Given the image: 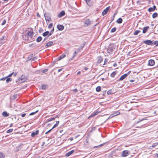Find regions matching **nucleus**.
<instances>
[{
	"instance_id": "nucleus-1",
	"label": "nucleus",
	"mask_w": 158,
	"mask_h": 158,
	"mask_svg": "<svg viewBox=\"0 0 158 158\" xmlns=\"http://www.w3.org/2000/svg\"><path fill=\"white\" fill-rule=\"evenodd\" d=\"M33 31H29L27 34L28 39L27 40L29 42H32L34 40V39L33 37Z\"/></svg>"
},
{
	"instance_id": "nucleus-2",
	"label": "nucleus",
	"mask_w": 158,
	"mask_h": 158,
	"mask_svg": "<svg viewBox=\"0 0 158 158\" xmlns=\"http://www.w3.org/2000/svg\"><path fill=\"white\" fill-rule=\"evenodd\" d=\"M115 46L114 44H110L107 49V52L108 53L111 54L114 49L115 48Z\"/></svg>"
},
{
	"instance_id": "nucleus-3",
	"label": "nucleus",
	"mask_w": 158,
	"mask_h": 158,
	"mask_svg": "<svg viewBox=\"0 0 158 158\" xmlns=\"http://www.w3.org/2000/svg\"><path fill=\"white\" fill-rule=\"evenodd\" d=\"M143 43L149 45H153V42L150 40H146L143 41Z\"/></svg>"
},
{
	"instance_id": "nucleus-4",
	"label": "nucleus",
	"mask_w": 158,
	"mask_h": 158,
	"mask_svg": "<svg viewBox=\"0 0 158 158\" xmlns=\"http://www.w3.org/2000/svg\"><path fill=\"white\" fill-rule=\"evenodd\" d=\"M130 154L129 151L128 150H125L123 151L122 153V156L125 157L127 156Z\"/></svg>"
},
{
	"instance_id": "nucleus-5",
	"label": "nucleus",
	"mask_w": 158,
	"mask_h": 158,
	"mask_svg": "<svg viewBox=\"0 0 158 158\" xmlns=\"http://www.w3.org/2000/svg\"><path fill=\"white\" fill-rule=\"evenodd\" d=\"M44 16L46 21H49L51 20V17L48 14H44Z\"/></svg>"
},
{
	"instance_id": "nucleus-6",
	"label": "nucleus",
	"mask_w": 158,
	"mask_h": 158,
	"mask_svg": "<svg viewBox=\"0 0 158 158\" xmlns=\"http://www.w3.org/2000/svg\"><path fill=\"white\" fill-rule=\"evenodd\" d=\"M110 8V6H108L106 7L105 9H104L102 11V15L103 16H104L106 14L107 12L109 10Z\"/></svg>"
},
{
	"instance_id": "nucleus-7",
	"label": "nucleus",
	"mask_w": 158,
	"mask_h": 158,
	"mask_svg": "<svg viewBox=\"0 0 158 158\" xmlns=\"http://www.w3.org/2000/svg\"><path fill=\"white\" fill-rule=\"evenodd\" d=\"M129 74V73H125L122 76L118 81H122L123 79H124Z\"/></svg>"
},
{
	"instance_id": "nucleus-8",
	"label": "nucleus",
	"mask_w": 158,
	"mask_h": 158,
	"mask_svg": "<svg viewBox=\"0 0 158 158\" xmlns=\"http://www.w3.org/2000/svg\"><path fill=\"white\" fill-rule=\"evenodd\" d=\"M6 38L5 36H2L0 39V44H3L6 41Z\"/></svg>"
},
{
	"instance_id": "nucleus-9",
	"label": "nucleus",
	"mask_w": 158,
	"mask_h": 158,
	"mask_svg": "<svg viewBox=\"0 0 158 158\" xmlns=\"http://www.w3.org/2000/svg\"><path fill=\"white\" fill-rule=\"evenodd\" d=\"M57 29L60 31H62L64 29V26L61 25H57Z\"/></svg>"
},
{
	"instance_id": "nucleus-10",
	"label": "nucleus",
	"mask_w": 158,
	"mask_h": 158,
	"mask_svg": "<svg viewBox=\"0 0 158 158\" xmlns=\"http://www.w3.org/2000/svg\"><path fill=\"white\" fill-rule=\"evenodd\" d=\"M156 8V6H153L152 7H150L148 9V11L149 12L154 11Z\"/></svg>"
},
{
	"instance_id": "nucleus-11",
	"label": "nucleus",
	"mask_w": 158,
	"mask_h": 158,
	"mask_svg": "<svg viewBox=\"0 0 158 158\" xmlns=\"http://www.w3.org/2000/svg\"><path fill=\"white\" fill-rule=\"evenodd\" d=\"M65 14V12L64 11H61L58 15V16L59 18H61L64 16Z\"/></svg>"
},
{
	"instance_id": "nucleus-12",
	"label": "nucleus",
	"mask_w": 158,
	"mask_h": 158,
	"mask_svg": "<svg viewBox=\"0 0 158 158\" xmlns=\"http://www.w3.org/2000/svg\"><path fill=\"white\" fill-rule=\"evenodd\" d=\"M148 64L149 65L152 66L155 64V61L153 60H150L148 61Z\"/></svg>"
},
{
	"instance_id": "nucleus-13",
	"label": "nucleus",
	"mask_w": 158,
	"mask_h": 158,
	"mask_svg": "<svg viewBox=\"0 0 158 158\" xmlns=\"http://www.w3.org/2000/svg\"><path fill=\"white\" fill-rule=\"evenodd\" d=\"M91 24L90 21L89 19H86L85 22V26H88Z\"/></svg>"
},
{
	"instance_id": "nucleus-14",
	"label": "nucleus",
	"mask_w": 158,
	"mask_h": 158,
	"mask_svg": "<svg viewBox=\"0 0 158 158\" xmlns=\"http://www.w3.org/2000/svg\"><path fill=\"white\" fill-rule=\"evenodd\" d=\"M39 133V131L37 130L35 132H33L31 134V136L32 137H34L35 135H38Z\"/></svg>"
},
{
	"instance_id": "nucleus-15",
	"label": "nucleus",
	"mask_w": 158,
	"mask_h": 158,
	"mask_svg": "<svg viewBox=\"0 0 158 158\" xmlns=\"http://www.w3.org/2000/svg\"><path fill=\"white\" fill-rule=\"evenodd\" d=\"M74 152V150H72L68 152L67 153L65 154V156H66L68 157L70 156L72 154H73Z\"/></svg>"
},
{
	"instance_id": "nucleus-16",
	"label": "nucleus",
	"mask_w": 158,
	"mask_h": 158,
	"mask_svg": "<svg viewBox=\"0 0 158 158\" xmlns=\"http://www.w3.org/2000/svg\"><path fill=\"white\" fill-rule=\"evenodd\" d=\"M149 28V27L148 26H147L143 27V33H146Z\"/></svg>"
},
{
	"instance_id": "nucleus-17",
	"label": "nucleus",
	"mask_w": 158,
	"mask_h": 158,
	"mask_svg": "<svg viewBox=\"0 0 158 158\" xmlns=\"http://www.w3.org/2000/svg\"><path fill=\"white\" fill-rule=\"evenodd\" d=\"M54 44H53V42L51 41L48 42L47 44H46V46H47V47H49L51 45H54Z\"/></svg>"
},
{
	"instance_id": "nucleus-18",
	"label": "nucleus",
	"mask_w": 158,
	"mask_h": 158,
	"mask_svg": "<svg viewBox=\"0 0 158 158\" xmlns=\"http://www.w3.org/2000/svg\"><path fill=\"white\" fill-rule=\"evenodd\" d=\"M23 144H20L17 147V148L18 149V150L19 151L21 150L23 148Z\"/></svg>"
},
{
	"instance_id": "nucleus-19",
	"label": "nucleus",
	"mask_w": 158,
	"mask_h": 158,
	"mask_svg": "<svg viewBox=\"0 0 158 158\" xmlns=\"http://www.w3.org/2000/svg\"><path fill=\"white\" fill-rule=\"evenodd\" d=\"M117 72V71H115L113 72L110 74V76L112 77H114L115 75H116Z\"/></svg>"
},
{
	"instance_id": "nucleus-20",
	"label": "nucleus",
	"mask_w": 158,
	"mask_h": 158,
	"mask_svg": "<svg viewBox=\"0 0 158 158\" xmlns=\"http://www.w3.org/2000/svg\"><path fill=\"white\" fill-rule=\"evenodd\" d=\"M123 21V19L121 18H119L118 19L117 21L116 22L117 23H121Z\"/></svg>"
},
{
	"instance_id": "nucleus-21",
	"label": "nucleus",
	"mask_w": 158,
	"mask_h": 158,
	"mask_svg": "<svg viewBox=\"0 0 158 158\" xmlns=\"http://www.w3.org/2000/svg\"><path fill=\"white\" fill-rule=\"evenodd\" d=\"M42 39V38L40 36H39L36 39V41L37 42H40Z\"/></svg>"
},
{
	"instance_id": "nucleus-22",
	"label": "nucleus",
	"mask_w": 158,
	"mask_h": 158,
	"mask_svg": "<svg viewBox=\"0 0 158 158\" xmlns=\"http://www.w3.org/2000/svg\"><path fill=\"white\" fill-rule=\"evenodd\" d=\"M2 115L5 117H7L9 115V114L6 111L3 112L2 113Z\"/></svg>"
},
{
	"instance_id": "nucleus-23",
	"label": "nucleus",
	"mask_w": 158,
	"mask_h": 158,
	"mask_svg": "<svg viewBox=\"0 0 158 158\" xmlns=\"http://www.w3.org/2000/svg\"><path fill=\"white\" fill-rule=\"evenodd\" d=\"M49 32L48 31H47L44 32L43 34L42 35L44 36H46L48 35H49Z\"/></svg>"
},
{
	"instance_id": "nucleus-24",
	"label": "nucleus",
	"mask_w": 158,
	"mask_h": 158,
	"mask_svg": "<svg viewBox=\"0 0 158 158\" xmlns=\"http://www.w3.org/2000/svg\"><path fill=\"white\" fill-rule=\"evenodd\" d=\"M86 3L89 6H91L92 4L90 0H85Z\"/></svg>"
},
{
	"instance_id": "nucleus-25",
	"label": "nucleus",
	"mask_w": 158,
	"mask_h": 158,
	"mask_svg": "<svg viewBox=\"0 0 158 158\" xmlns=\"http://www.w3.org/2000/svg\"><path fill=\"white\" fill-rule=\"evenodd\" d=\"M158 14L156 12L154 13L152 15V17L154 19L157 16Z\"/></svg>"
},
{
	"instance_id": "nucleus-26",
	"label": "nucleus",
	"mask_w": 158,
	"mask_h": 158,
	"mask_svg": "<svg viewBox=\"0 0 158 158\" xmlns=\"http://www.w3.org/2000/svg\"><path fill=\"white\" fill-rule=\"evenodd\" d=\"M47 85H41V89L43 90H44L46 89Z\"/></svg>"
},
{
	"instance_id": "nucleus-27",
	"label": "nucleus",
	"mask_w": 158,
	"mask_h": 158,
	"mask_svg": "<svg viewBox=\"0 0 158 158\" xmlns=\"http://www.w3.org/2000/svg\"><path fill=\"white\" fill-rule=\"evenodd\" d=\"M140 32V31L139 30H136L134 32L133 34L134 35H137Z\"/></svg>"
},
{
	"instance_id": "nucleus-28",
	"label": "nucleus",
	"mask_w": 158,
	"mask_h": 158,
	"mask_svg": "<svg viewBox=\"0 0 158 158\" xmlns=\"http://www.w3.org/2000/svg\"><path fill=\"white\" fill-rule=\"evenodd\" d=\"M101 88L100 86H98L96 89V91L98 92H99L101 90Z\"/></svg>"
},
{
	"instance_id": "nucleus-29",
	"label": "nucleus",
	"mask_w": 158,
	"mask_h": 158,
	"mask_svg": "<svg viewBox=\"0 0 158 158\" xmlns=\"http://www.w3.org/2000/svg\"><path fill=\"white\" fill-rule=\"evenodd\" d=\"M59 123V121H57L56 122V124H55L53 126V127H52V129H53V128H54L57 127Z\"/></svg>"
},
{
	"instance_id": "nucleus-30",
	"label": "nucleus",
	"mask_w": 158,
	"mask_h": 158,
	"mask_svg": "<svg viewBox=\"0 0 158 158\" xmlns=\"http://www.w3.org/2000/svg\"><path fill=\"white\" fill-rule=\"evenodd\" d=\"M98 113L99 112H98V111H96L94 113V114H92L90 116V117H92L96 115H97Z\"/></svg>"
},
{
	"instance_id": "nucleus-31",
	"label": "nucleus",
	"mask_w": 158,
	"mask_h": 158,
	"mask_svg": "<svg viewBox=\"0 0 158 158\" xmlns=\"http://www.w3.org/2000/svg\"><path fill=\"white\" fill-rule=\"evenodd\" d=\"M116 29H117L116 28V27H114L111 29V30L110 31V32H112V33L116 31Z\"/></svg>"
},
{
	"instance_id": "nucleus-32",
	"label": "nucleus",
	"mask_w": 158,
	"mask_h": 158,
	"mask_svg": "<svg viewBox=\"0 0 158 158\" xmlns=\"http://www.w3.org/2000/svg\"><path fill=\"white\" fill-rule=\"evenodd\" d=\"M76 52H75L73 53V56L72 58L69 59V60H72L73 59V58L76 56Z\"/></svg>"
},
{
	"instance_id": "nucleus-33",
	"label": "nucleus",
	"mask_w": 158,
	"mask_h": 158,
	"mask_svg": "<svg viewBox=\"0 0 158 158\" xmlns=\"http://www.w3.org/2000/svg\"><path fill=\"white\" fill-rule=\"evenodd\" d=\"M6 79V82L7 83H8L9 81H10L12 80L11 78L10 77H8Z\"/></svg>"
},
{
	"instance_id": "nucleus-34",
	"label": "nucleus",
	"mask_w": 158,
	"mask_h": 158,
	"mask_svg": "<svg viewBox=\"0 0 158 158\" xmlns=\"http://www.w3.org/2000/svg\"><path fill=\"white\" fill-rule=\"evenodd\" d=\"M13 129H9L8 130H7V131H6V133H11V132H12L13 131Z\"/></svg>"
},
{
	"instance_id": "nucleus-35",
	"label": "nucleus",
	"mask_w": 158,
	"mask_h": 158,
	"mask_svg": "<svg viewBox=\"0 0 158 158\" xmlns=\"http://www.w3.org/2000/svg\"><path fill=\"white\" fill-rule=\"evenodd\" d=\"M153 45H155L156 46H158V41L156 40L153 42Z\"/></svg>"
},
{
	"instance_id": "nucleus-36",
	"label": "nucleus",
	"mask_w": 158,
	"mask_h": 158,
	"mask_svg": "<svg viewBox=\"0 0 158 158\" xmlns=\"http://www.w3.org/2000/svg\"><path fill=\"white\" fill-rule=\"evenodd\" d=\"M38 112V110H37L36 111H35V112H32L29 114V115H34V114H35V113Z\"/></svg>"
},
{
	"instance_id": "nucleus-37",
	"label": "nucleus",
	"mask_w": 158,
	"mask_h": 158,
	"mask_svg": "<svg viewBox=\"0 0 158 158\" xmlns=\"http://www.w3.org/2000/svg\"><path fill=\"white\" fill-rule=\"evenodd\" d=\"M23 77L24 76L23 75V76H22V77H21V81H22V82H24L26 80V78L23 79Z\"/></svg>"
},
{
	"instance_id": "nucleus-38",
	"label": "nucleus",
	"mask_w": 158,
	"mask_h": 158,
	"mask_svg": "<svg viewBox=\"0 0 158 158\" xmlns=\"http://www.w3.org/2000/svg\"><path fill=\"white\" fill-rule=\"evenodd\" d=\"M54 31V28H53L51 31L49 33V35H48V36L51 35L53 33Z\"/></svg>"
},
{
	"instance_id": "nucleus-39",
	"label": "nucleus",
	"mask_w": 158,
	"mask_h": 158,
	"mask_svg": "<svg viewBox=\"0 0 158 158\" xmlns=\"http://www.w3.org/2000/svg\"><path fill=\"white\" fill-rule=\"evenodd\" d=\"M0 155V158H4L5 157V155L1 152Z\"/></svg>"
},
{
	"instance_id": "nucleus-40",
	"label": "nucleus",
	"mask_w": 158,
	"mask_h": 158,
	"mask_svg": "<svg viewBox=\"0 0 158 158\" xmlns=\"http://www.w3.org/2000/svg\"><path fill=\"white\" fill-rule=\"evenodd\" d=\"M23 39L25 40H27V39H28V37L27 35L23 36Z\"/></svg>"
},
{
	"instance_id": "nucleus-41",
	"label": "nucleus",
	"mask_w": 158,
	"mask_h": 158,
	"mask_svg": "<svg viewBox=\"0 0 158 158\" xmlns=\"http://www.w3.org/2000/svg\"><path fill=\"white\" fill-rule=\"evenodd\" d=\"M57 116H56L55 117H52L49 119H50V121H52L54 120L55 119V118H57Z\"/></svg>"
},
{
	"instance_id": "nucleus-42",
	"label": "nucleus",
	"mask_w": 158,
	"mask_h": 158,
	"mask_svg": "<svg viewBox=\"0 0 158 158\" xmlns=\"http://www.w3.org/2000/svg\"><path fill=\"white\" fill-rule=\"evenodd\" d=\"M52 25H53V24L52 23H50L48 25V28H51L52 27Z\"/></svg>"
},
{
	"instance_id": "nucleus-43",
	"label": "nucleus",
	"mask_w": 158,
	"mask_h": 158,
	"mask_svg": "<svg viewBox=\"0 0 158 158\" xmlns=\"http://www.w3.org/2000/svg\"><path fill=\"white\" fill-rule=\"evenodd\" d=\"M7 78V77H3L0 79V81H5L6 78Z\"/></svg>"
},
{
	"instance_id": "nucleus-44",
	"label": "nucleus",
	"mask_w": 158,
	"mask_h": 158,
	"mask_svg": "<svg viewBox=\"0 0 158 158\" xmlns=\"http://www.w3.org/2000/svg\"><path fill=\"white\" fill-rule=\"evenodd\" d=\"M6 20L5 19H4L3 21L2 22V23L1 24V25H4L6 23Z\"/></svg>"
},
{
	"instance_id": "nucleus-45",
	"label": "nucleus",
	"mask_w": 158,
	"mask_h": 158,
	"mask_svg": "<svg viewBox=\"0 0 158 158\" xmlns=\"http://www.w3.org/2000/svg\"><path fill=\"white\" fill-rule=\"evenodd\" d=\"M60 56H61V57L62 58H64L66 56L64 54H62Z\"/></svg>"
},
{
	"instance_id": "nucleus-46",
	"label": "nucleus",
	"mask_w": 158,
	"mask_h": 158,
	"mask_svg": "<svg viewBox=\"0 0 158 158\" xmlns=\"http://www.w3.org/2000/svg\"><path fill=\"white\" fill-rule=\"evenodd\" d=\"M99 60H98V62L99 63H101V61H102V57H98Z\"/></svg>"
},
{
	"instance_id": "nucleus-47",
	"label": "nucleus",
	"mask_w": 158,
	"mask_h": 158,
	"mask_svg": "<svg viewBox=\"0 0 158 158\" xmlns=\"http://www.w3.org/2000/svg\"><path fill=\"white\" fill-rule=\"evenodd\" d=\"M48 70V69H44L43 70V71H42V72L43 73H45L46 72H47Z\"/></svg>"
},
{
	"instance_id": "nucleus-48",
	"label": "nucleus",
	"mask_w": 158,
	"mask_h": 158,
	"mask_svg": "<svg viewBox=\"0 0 158 158\" xmlns=\"http://www.w3.org/2000/svg\"><path fill=\"white\" fill-rule=\"evenodd\" d=\"M13 74V72L9 74L7 77V78L11 77Z\"/></svg>"
},
{
	"instance_id": "nucleus-49",
	"label": "nucleus",
	"mask_w": 158,
	"mask_h": 158,
	"mask_svg": "<svg viewBox=\"0 0 158 158\" xmlns=\"http://www.w3.org/2000/svg\"><path fill=\"white\" fill-rule=\"evenodd\" d=\"M52 128L51 129H50V130H49L48 131H47V132H46L45 133V134H47L48 133H49L52 130Z\"/></svg>"
},
{
	"instance_id": "nucleus-50",
	"label": "nucleus",
	"mask_w": 158,
	"mask_h": 158,
	"mask_svg": "<svg viewBox=\"0 0 158 158\" xmlns=\"http://www.w3.org/2000/svg\"><path fill=\"white\" fill-rule=\"evenodd\" d=\"M26 114H25V113L23 114H21V116L22 117H24L25 116Z\"/></svg>"
},
{
	"instance_id": "nucleus-51",
	"label": "nucleus",
	"mask_w": 158,
	"mask_h": 158,
	"mask_svg": "<svg viewBox=\"0 0 158 158\" xmlns=\"http://www.w3.org/2000/svg\"><path fill=\"white\" fill-rule=\"evenodd\" d=\"M103 144H101L99 145L98 146H96V147H101L102 146Z\"/></svg>"
},
{
	"instance_id": "nucleus-52",
	"label": "nucleus",
	"mask_w": 158,
	"mask_h": 158,
	"mask_svg": "<svg viewBox=\"0 0 158 158\" xmlns=\"http://www.w3.org/2000/svg\"><path fill=\"white\" fill-rule=\"evenodd\" d=\"M50 121H50V119H49L46 120L45 123H48L49 122H50Z\"/></svg>"
},
{
	"instance_id": "nucleus-53",
	"label": "nucleus",
	"mask_w": 158,
	"mask_h": 158,
	"mask_svg": "<svg viewBox=\"0 0 158 158\" xmlns=\"http://www.w3.org/2000/svg\"><path fill=\"white\" fill-rule=\"evenodd\" d=\"M35 57H34L33 58H32V59L31 58L30 59V60H31L32 61H34L35 60Z\"/></svg>"
},
{
	"instance_id": "nucleus-54",
	"label": "nucleus",
	"mask_w": 158,
	"mask_h": 158,
	"mask_svg": "<svg viewBox=\"0 0 158 158\" xmlns=\"http://www.w3.org/2000/svg\"><path fill=\"white\" fill-rule=\"evenodd\" d=\"M17 74V73H14L13 72V76L14 77H15Z\"/></svg>"
},
{
	"instance_id": "nucleus-55",
	"label": "nucleus",
	"mask_w": 158,
	"mask_h": 158,
	"mask_svg": "<svg viewBox=\"0 0 158 158\" xmlns=\"http://www.w3.org/2000/svg\"><path fill=\"white\" fill-rule=\"evenodd\" d=\"M73 91L74 92H76L77 91V89H75L73 90Z\"/></svg>"
},
{
	"instance_id": "nucleus-56",
	"label": "nucleus",
	"mask_w": 158,
	"mask_h": 158,
	"mask_svg": "<svg viewBox=\"0 0 158 158\" xmlns=\"http://www.w3.org/2000/svg\"><path fill=\"white\" fill-rule=\"evenodd\" d=\"M62 58L61 57V56H60L59 58H58V60H61V59H62Z\"/></svg>"
},
{
	"instance_id": "nucleus-57",
	"label": "nucleus",
	"mask_w": 158,
	"mask_h": 158,
	"mask_svg": "<svg viewBox=\"0 0 158 158\" xmlns=\"http://www.w3.org/2000/svg\"><path fill=\"white\" fill-rule=\"evenodd\" d=\"M88 68H87V67H85V68H84V69L85 70V71L87 70H88Z\"/></svg>"
},
{
	"instance_id": "nucleus-58",
	"label": "nucleus",
	"mask_w": 158,
	"mask_h": 158,
	"mask_svg": "<svg viewBox=\"0 0 158 158\" xmlns=\"http://www.w3.org/2000/svg\"><path fill=\"white\" fill-rule=\"evenodd\" d=\"M37 16L38 17H40V15L38 13L37 14Z\"/></svg>"
},
{
	"instance_id": "nucleus-59",
	"label": "nucleus",
	"mask_w": 158,
	"mask_h": 158,
	"mask_svg": "<svg viewBox=\"0 0 158 158\" xmlns=\"http://www.w3.org/2000/svg\"><path fill=\"white\" fill-rule=\"evenodd\" d=\"M117 66V64L116 63H114L113 64V66L114 67H116Z\"/></svg>"
},
{
	"instance_id": "nucleus-60",
	"label": "nucleus",
	"mask_w": 158,
	"mask_h": 158,
	"mask_svg": "<svg viewBox=\"0 0 158 158\" xmlns=\"http://www.w3.org/2000/svg\"><path fill=\"white\" fill-rule=\"evenodd\" d=\"M62 69H58V72H60V71L62 70Z\"/></svg>"
},
{
	"instance_id": "nucleus-61",
	"label": "nucleus",
	"mask_w": 158,
	"mask_h": 158,
	"mask_svg": "<svg viewBox=\"0 0 158 158\" xmlns=\"http://www.w3.org/2000/svg\"><path fill=\"white\" fill-rule=\"evenodd\" d=\"M81 73V71H79L78 72H77V75H79V74H80Z\"/></svg>"
},
{
	"instance_id": "nucleus-62",
	"label": "nucleus",
	"mask_w": 158,
	"mask_h": 158,
	"mask_svg": "<svg viewBox=\"0 0 158 158\" xmlns=\"http://www.w3.org/2000/svg\"><path fill=\"white\" fill-rule=\"evenodd\" d=\"M134 81V80H130V82H133Z\"/></svg>"
},
{
	"instance_id": "nucleus-63",
	"label": "nucleus",
	"mask_w": 158,
	"mask_h": 158,
	"mask_svg": "<svg viewBox=\"0 0 158 158\" xmlns=\"http://www.w3.org/2000/svg\"><path fill=\"white\" fill-rule=\"evenodd\" d=\"M48 38L45 37L43 40V42L44 41L46 40Z\"/></svg>"
},
{
	"instance_id": "nucleus-64",
	"label": "nucleus",
	"mask_w": 158,
	"mask_h": 158,
	"mask_svg": "<svg viewBox=\"0 0 158 158\" xmlns=\"http://www.w3.org/2000/svg\"><path fill=\"white\" fill-rule=\"evenodd\" d=\"M69 139L71 141H72L73 140V138H71Z\"/></svg>"
}]
</instances>
